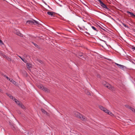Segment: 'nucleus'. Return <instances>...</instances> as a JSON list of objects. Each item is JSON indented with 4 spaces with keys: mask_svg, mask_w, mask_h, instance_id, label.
Masks as SVG:
<instances>
[{
    "mask_svg": "<svg viewBox=\"0 0 135 135\" xmlns=\"http://www.w3.org/2000/svg\"><path fill=\"white\" fill-rule=\"evenodd\" d=\"M132 107H130V108H129V109H130V110H131V109H132Z\"/></svg>",
    "mask_w": 135,
    "mask_h": 135,
    "instance_id": "32",
    "label": "nucleus"
},
{
    "mask_svg": "<svg viewBox=\"0 0 135 135\" xmlns=\"http://www.w3.org/2000/svg\"><path fill=\"white\" fill-rule=\"evenodd\" d=\"M41 110L42 112L45 114H46L47 115L49 116V114L44 109H41Z\"/></svg>",
    "mask_w": 135,
    "mask_h": 135,
    "instance_id": "9",
    "label": "nucleus"
},
{
    "mask_svg": "<svg viewBox=\"0 0 135 135\" xmlns=\"http://www.w3.org/2000/svg\"><path fill=\"white\" fill-rule=\"evenodd\" d=\"M99 2L100 5L104 8L105 9V10L108 11H110V9L107 7L106 5L103 3L100 0H97Z\"/></svg>",
    "mask_w": 135,
    "mask_h": 135,
    "instance_id": "4",
    "label": "nucleus"
},
{
    "mask_svg": "<svg viewBox=\"0 0 135 135\" xmlns=\"http://www.w3.org/2000/svg\"><path fill=\"white\" fill-rule=\"evenodd\" d=\"M102 84L105 87H107L110 90H112L113 86L105 81H103Z\"/></svg>",
    "mask_w": 135,
    "mask_h": 135,
    "instance_id": "3",
    "label": "nucleus"
},
{
    "mask_svg": "<svg viewBox=\"0 0 135 135\" xmlns=\"http://www.w3.org/2000/svg\"><path fill=\"white\" fill-rule=\"evenodd\" d=\"M91 28L95 31H98L97 30L96 28L94 26H92Z\"/></svg>",
    "mask_w": 135,
    "mask_h": 135,
    "instance_id": "17",
    "label": "nucleus"
},
{
    "mask_svg": "<svg viewBox=\"0 0 135 135\" xmlns=\"http://www.w3.org/2000/svg\"><path fill=\"white\" fill-rule=\"evenodd\" d=\"M115 64L117 66H118V67L120 69H123L124 67V66L123 65L118 64L116 63H115Z\"/></svg>",
    "mask_w": 135,
    "mask_h": 135,
    "instance_id": "7",
    "label": "nucleus"
},
{
    "mask_svg": "<svg viewBox=\"0 0 135 135\" xmlns=\"http://www.w3.org/2000/svg\"><path fill=\"white\" fill-rule=\"evenodd\" d=\"M4 76L9 81V79H10L9 78L8 76H6L5 75H4Z\"/></svg>",
    "mask_w": 135,
    "mask_h": 135,
    "instance_id": "25",
    "label": "nucleus"
},
{
    "mask_svg": "<svg viewBox=\"0 0 135 135\" xmlns=\"http://www.w3.org/2000/svg\"><path fill=\"white\" fill-rule=\"evenodd\" d=\"M47 14L50 16H53V17H55V13L54 12H47Z\"/></svg>",
    "mask_w": 135,
    "mask_h": 135,
    "instance_id": "6",
    "label": "nucleus"
},
{
    "mask_svg": "<svg viewBox=\"0 0 135 135\" xmlns=\"http://www.w3.org/2000/svg\"><path fill=\"white\" fill-rule=\"evenodd\" d=\"M26 23L30 25L40 24V23L38 21L33 19H31L27 21H26Z\"/></svg>",
    "mask_w": 135,
    "mask_h": 135,
    "instance_id": "2",
    "label": "nucleus"
},
{
    "mask_svg": "<svg viewBox=\"0 0 135 135\" xmlns=\"http://www.w3.org/2000/svg\"><path fill=\"white\" fill-rule=\"evenodd\" d=\"M16 103H17V100L15 98H13V99Z\"/></svg>",
    "mask_w": 135,
    "mask_h": 135,
    "instance_id": "28",
    "label": "nucleus"
},
{
    "mask_svg": "<svg viewBox=\"0 0 135 135\" xmlns=\"http://www.w3.org/2000/svg\"><path fill=\"white\" fill-rule=\"evenodd\" d=\"M9 97L10 98H11V99H13V98H14V97H13V96H9Z\"/></svg>",
    "mask_w": 135,
    "mask_h": 135,
    "instance_id": "29",
    "label": "nucleus"
},
{
    "mask_svg": "<svg viewBox=\"0 0 135 135\" xmlns=\"http://www.w3.org/2000/svg\"><path fill=\"white\" fill-rule=\"evenodd\" d=\"M134 63L135 65V63Z\"/></svg>",
    "mask_w": 135,
    "mask_h": 135,
    "instance_id": "40",
    "label": "nucleus"
},
{
    "mask_svg": "<svg viewBox=\"0 0 135 135\" xmlns=\"http://www.w3.org/2000/svg\"><path fill=\"white\" fill-rule=\"evenodd\" d=\"M19 106H20V107H21L22 108H23V109H25V106L21 103L20 104V105H19Z\"/></svg>",
    "mask_w": 135,
    "mask_h": 135,
    "instance_id": "15",
    "label": "nucleus"
},
{
    "mask_svg": "<svg viewBox=\"0 0 135 135\" xmlns=\"http://www.w3.org/2000/svg\"><path fill=\"white\" fill-rule=\"evenodd\" d=\"M33 44L38 49H40V47L37 45L33 43Z\"/></svg>",
    "mask_w": 135,
    "mask_h": 135,
    "instance_id": "16",
    "label": "nucleus"
},
{
    "mask_svg": "<svg viewBox=\"0 0 135 135\" xmlns=\"http://www.w3.org/2000/svg\"><path fill=\"white\" fill-rule=\"evenodd\" d=\"M85 33H86V34H88V35H89V33L88 32H85Z\"/></svg>",
    "mask_w": 135,
    "mask_h": 135,
    "instance_id": "34",
    "label": "nucleus"
},
{
    "mask_svg": "<svg viewBox=\"0 0 135 135\" xmlns=\"http://www.w3.org/2000/svg\"><path fill=\"white\" fill-rule=\"evenodd\" d=\"M78 57L80 58V57H81V59H82L83 60H86L85 57H84L83 55L81 53H79L78 54Z\"/></svg>",
    "mask_w": 135,
    "mask_h": 135,
    "instance_id": "5",
    "label": "nucleus"
},
{
    "mask_svg": "<svg viewBox=\"0 0 135 135\" xmlns=\"http://www.w3.org/2000/svg\"><path fill=\"white\" fill-rule=\"evenodd\" d=\"M132 49H134L135 50V47H133L132 48Z\"/></svg>",
    "mask_w": 135,
    "mask_h": 135,
    "instance_id": "38",
    "label": "nucleus"
},
{
    "mask_svg": "<svg viewBox=\"0 0 135 135\" xmlns=\"http://www.w3.org/2000/svg\"><path fill=\"white\" fill-rule=\"evenodd\" d=\"M21 60L25 63H26L27 62V60L23 58H21Z\"/></svg>",
    "mask_w": 135,
    "mask_h": 135,
    "instance_id": "18",
    "label": "nucleus"
},
{
    "mask_svg": "<svg viewBox=\"0 0 135 135\" xmlns=\"http://www.w3.org/2000/svg\"><path fill=\"white\" fill-rule=\"evenodd\" d=\"M125 106L127 108H129L130 107V106H129V105H125Z\"/></svg>",
    "mask_w": 135,
    "mask_h": 135,
    "instance_id": "27",
    "label": "nucleus"
},
{
    "mask_svg": "<svg viewBox=\"0 0 135 135\" xmlns=\"http://www.w3.org/2000/svg\"><path fill=\"white\" fill-rule=\"evenodd\" d=\"M26 66L27 68L28 69H30L31 68V64L27 63L26 64Z\"/></svg>",
    "mask_w": 135,
    "mask_h": 135,
    "instance_id": "10",
    "label": "nucleus"
},
{
    "mask_svg": "<svg viewBox=\"0 0 135 135\" xmlns=\"http://www.w3.org/2000/svg\"><path fill=\"white\" fill-rule=\"evenodd\" d=\"M106 109V108H105L104 107V109H103V110H102L104 112V111H105V110Z\"/></svg>",
    "mask_w": 135,
    "mask_h": 135,
    "instance_id": "30",
    "label": "nucleus"
},
{
    "mask_svg": "<svg viewBox=\"0 0 135 135\" xmlns=\"http://www.w3.org/2000/svg\"><path fill=\"white\" fill-rule=\"evenodd\" d=\"M102 41H104L105 43H106V41H104V40H102Z\"/></svg>",
    "mask_w": 135,
    "mask_h": 135,
    "instance_id": "36",
    "label": "nucleus"
},
{
    "mask_svg": "<svg viewBox=\"0 0 135 135\" xmlns=\"http://www.w3.org/2000/svg\"><path fill=\"white\" fill-rule=\"evenodd\" d=\"M16 33V34L17 35H18L21 37L23 36V35L19 32H17Z\"/></svg>",
    "mask_w": 135,
    "mask_h": 135,
    "instance_id": "13",
    "label": "nucleus"
},
{
    "mask_svg": "<svg viewBox=\"0 0 135 135\" xmlns=\"http://www.w3.org/2000/svg\"><path fill=\"white\" fill-rule=\"evenodd\" d=\"M17 56L21 59V58H22L20 56H18V55H17Z\"/></svg>",
    "mask_w": 135,
    "mask_h": 135,
    "instance_id": "33",
    "label": "nucleus"
},
{
    "mask_svg": "<svg viewBox=\"0 0 135 135\" xmlns=\"http://www.w3.org/2000/svg\"><path fill=\"white\" fill-rule=\"evenodd\" d=\"M108 114L110 115H111V116H113L114 115V114L112 113L111 112H110V111L109 112V113Z\"/></svg>",
    "mask_w": 135,
    "mask_h": 135,
    "instance_id": "22",
    "label": "nucleus"
},
{
    "mask_svg": "<svg viewBox=\"0 0 135 135\" xmlns=\"http://www.w3.org/2000/svg\"><path fill=\"white\" fill-rule=\"evenodd\" d=\"M126 12L128 14H129L130 16L133 17H135V15L132 12H130L128 11H127Z\"/></svg>",
    "mask_w": 135,
    "mask_h": 135,
    "instance_id": "8",
    "label": "nucleus"
},
{
    "mask_svg": "<svg viewBox=\"0 0 135 135\" xmlns=\"http://www.w3.org/2000/svg\"><path fill=\"white\" fill-rule=\"evenodd\" d=\"M74 114L76 117L79 118L80 119L83 120H84L85 119V118L84 116L77 112H74Z\"/></svg>",
    "mask_w": 135,
    "mask_h": 135,
    "instance_id": "1",
    "label": "nucleus"
},
{
    "mask_svg": "<svg viewBox=\"0 0 135 135\" xmlns=\"http://www.w3.org/2000/svg\"><path fill=\"white\" fill-rule=\"evenodd\" d=\"M122 24L123 25V26L125 27H126V28H129L126 25V24H125L124 23H122Z\"/></svg>",
    "mask_w": 135,
    "mask_h": 135,
    "instance_id": "24",
    "label": "nucleus"
},
{
    "mask_svg": "<svg viewBox=\"0 0 135 135\" xmlns=\"http://www.w3.org/2000/svg\"><path fill=\"white\" fill-rule=\"evenodd\" d=\"M132 107H130V108H129V109H130V110H131V109H132Z\"/></svg>",
    "mask_w": 135,
    "mask_h": 135,
    "instance_id": "31",
    "label": "nucleus"
},
{
    "mask_svg": "<svg viewBox=\"0 0 135 135\" xmlns=\"http://www.w3.org/2000/svg\"><path fill=\"white\" fill-rule=\"evenodd\" d=\"M37 61L41 64H43L44 63L43 61L41 60H38Z\"/></svg>",
    "mask_w": 135,
    "mask_h": 135,
    "instance_id": "21",
    "label": "nucleus"
},
{
    "mask_svg": "<svg viewBox=\"0 0 135 135\" xmlns=\"http://www.w3.org/2000/svg\"><path fill=\"white\" fill-rule=\"evenodd\" d=\"M109 111L107 109L105 110V111H104V112H105V113H107L108 114L109 113Z\"/></svg>",
    "mask_w": 135,
    "mask_h": 135,
    "instance_id": "20",
    "label": "nucleus"
},
{
    "mask_svg": "<svg viewBox=\"0 0 135 135\" xmlns=\"http://www.w3.org/2000/svg\"><path fill=\"white\" fill-rule=\"evenodd\" d=\"M9 81L14 84H16V82L12 79H9Z\"/></svg>",
    "mask_w": 135,
    "mask_h": 135,
    "instance_id": "11",
    "label": "nucleus"
},
{
    "mask_svg": "<svg viewBox=\"0 0 135 135\" xmlns=\"http://www.w3.org/2000/svg\"><path fill=\"white\" fill-rule=\"evenodd\" d=\"M131 110L133 112H135V109L134 108H132V109H131Z\"/></svg>",
    "mask_w": 135,
    "mask_h": 135,
    "instance_id": "26",
    "label": "nucleus"
},
{
    "mask_svg": "<svg viewBox=\"0 0 135 135\" xmlns=\"http://www.w3.org/2000/svg\"><path fill=\"white\" fill-rule=\"evenodd\" d=\"M43 90L45 91H46L47 92H48L49 91V89L46 88V87L44 86V88Z\"/></svg>",
    "mask_w": 135,
    "mask_h": 135,
    "instance_id": "14",
    "label": "nucleus"
},
{
    "mask_svg": "<svg viewBox=\"0 0 135 135\" xmlns=\"http://www.w3.org/2000/svg\"><path fill=\"white\" fill-rule=\"evenodd\" d=\"M18 105H20V104H21L20 102L17 100V103H16Z\"/></svg>",
    "mask_w": 135,
    "mask_h": 135,
    "instance_id": "23",
    "label": "nucleus"
},
{
    "mask_svg": "<svg viewBox=\"0 0 135 135\" xmlns=\"http://www.w3.org/2000/svg\"><path fill=\"white\" fill-rule=\"evenodd\" d=\"M99 27L100 28H101L102 29H103V28H102L100 26H99Z\"/></svg>",
    "mask_w": 135,
    "mask_h": 135,
    "instance_id": "39",
    "label": "nucleus"
},
{
    "mask_svg": "<svg viewBox=\"0 0 135 135\" xmlns=\"http://www.w3.org/2000/svg\"><path fill=\"white\" fill-rule=\"evenodd\" d=\"M87 94L88 95L89 94H90V93L89 92H88L87 93Z\"/></svg>",
    "mask_w": 135,
    "mask_h": 135,
    "instance_id": "37",
    "label": "nucleus"
},
{
    "mask_svg": "<svg viewBox=\"0 0 135 135\" xmlns=\"http://www.w3.org/2000/svg\"><path fill=\"white\" fill-rule=\"evenodd\" d=\"M99 108L102 110H103L104 109V107L102 106H99Z\"/></svg>",
    "mask_w": 135,
    "mask_h": 135,
    "instance_id": "19",
    "label": "nucleus"
},
{
    "mask_svg": "<svg viewBox=\"0 0 135 135\" xmlns=\"http://www.w3.org/2000/svg\"><path fill=\"white\" fill-rule=\"evenodd\" d=\"M37 87L39 89H41L42 90L44 88V86L42 85H39L37 86Z\"/></svg>",
    "mask_w": 135,
    "mask_h": 135,
    "instance_id": "12",
    "label": "nucleus"
},
{
    "mask_svg": "<svg viewBox=\"0 0 135 135\" xmlns=\"http://www.w3.org/2000/svg\"><path fill=\"white\" fill-rule=\"evenodd\" d=\"M44 4H46V5H47V3L45 2H44Z\"/></svg>",
    "mask_w": 135,
    "mask_h": 135,
    "instance_id": "35",
    "label": "nucleus"
}]
</instances>
